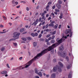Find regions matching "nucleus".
<instances>
[{
	"label": "nucleus",
	"mask_w": 78,
	"mask_h": 78,
	"mask_svg": "<svg viewBox=\"0 0 78 78\" xmlns=\"http://www.w3.org/2000/svg\"><path fill=\"white\" fill-rule=\"evenodd\" d=\"M44 24H45V22H43L42 24V25H44Z\"/></svg>",
	"instance_id": "63"
},
{
	"label": "nucleus",
	"mask_w": 78,
	"mask_h": 78,
	"mask_svg": "<svg viewBox=\"0 0 78 78\" xmlns=\"http://www.w3.org/2000/svg\"><path fill=\"white\" fill-rule=\"evenodd\" d=\"M38 21H39V20L38 19H37L36 20V21L34 22L33 23V24H32V25H34H34L35 26H36V25H37V23H38Z\"/></svg>",
	"instance_id": "4"
},
{
	"label": "nucleus",
	"mask_w": 78,
	"mask_h": 78,
	"mask_svg": "<svg viewBox=\"0 0 78 78\" xmlns=\"http://www.w3.org/2000/svg\"><path fill=\"white\" fill-rule=\"evenodd\" d=\"M27 39L28 40L30 41V40H31V37H29L27 38Z\"/></svg>",
	"instance_id": "28"
},
{
	"label": "nucleus",
	"mask_w": 78,
	"mask_h": 78,
	"mask_svg": "<svg viewBox=\"0 0 78 78\" xmlns=\"http://www.w3.org/2000/svg\"><path fill=\"white\" fill-rule=\"evenodd\" d=\"M49 27H54V24H50L49 25Z\"/></svg>",
	"instance_id": "18"
},
{
	"label": "nucleus",
	"mask_w": 78,
	"mask_h": 78,
	"mask_svg": "<svg viewBox=\"0 0 78 78\" xmlns=\"http://www.w3.org/2000/svg\"><path fill=\"white\" fill-rule=\"evenodd\" d=\"M55 36L53 35L51 37V39H54V38H55Z\"/></svg>",
	"instance_id": "31"
},
{
	"label": "nucleus",
	"mask_w": 78,
	"mask_h": 78,
	"mask_svg": "<svg viewBox=\"0 0 78 78\" xmlns=\"http://www.w3.org/2000/svg\"><path fill=\"white\" fill-rule=\"evenodd\" d=\"M39 6L38 5L36 7V9H39Z\"/></svg>",
	"instance_id": "51"
},
{
	"label": "nucleus",
	"mask_w": 78,
	"mask_h": 78,
	"mask_svg": "<svg viewBox=\"0 0 78 78\" xmlns=\"http://www.w3.org/2000/svg\"><path fill=\"white\" fill-rule=\"evenodd\" d=\"M31 35L33 37H34V36H35V35L34 33H32V34H31Z\"/></svg>",
	"instance_id": "21"
},
{
	"label": "nucleus",
	"mask_w": 78,
	"mask_h": 78,
	"mask_svg": "<svg viewBox=\"0 0 78 78\" xmlns=\"http://www.w3.org/2000/svg\"><path fill=\"white\" fill-rule=\"evenodd\" d=\"M56 61V59H54L53 60V62H55Z\"/></svg>",
	"instance_id": "30"
},
{
	"label": "nucleus",
	"mask_w": 78,
	"mask_h": 78,
	"mask_svg": "<svg viewBox=\"0 0 78 78\" xmlns=\"http://www.w3.org/2000/svg\"><path fill=\"white\" fill-rule=\"evenodd\" d=\"M67 36H66L65 37L63 36L59 40V38H58L56 40L57 41V43L55 44H54L52 46L49 47L48 48L45 49L41 53L37 54V55L35 56V61H36V59H38L39 58L40 56H41L43 55H44V54L47 53L48 51H50L51 50H53L54 48H55V47H56L58 46V45H59V44H60L61 43H62V42L65 41V39H67Z\"/></svg>",
	"instance_id": "1"
},
{
	"label": "nucleus",
	"mask_w": 78,
	"mask_h": 78,
	"mask_svg": "<svg viewBox=\"0 0 78 78\" xmlns=\"http://www.w3.org/2000/svg\"><path fill=\"white\" fill-rule=\"evenodd\" d=\"M51 2H49L48 3V5H51Z\"/></svg>",
	"instance_id": "39"
},
{
	"label": "nucleus",
	"mask_w": 78,
	"mask_h": 78,
	"mask_svg": "<svg viewBox=\"0 0 78 78\" xmlns=\"http://www.w3.org/2000/svg\"><path fill=\"white\" fill-rule=\"evenodd\" d=\"M4 50H5V48H2L1 49L2 51H4Z\"/></svg>",
	"instance_id": "33"
},
{
	"label": "nucleus",
	"mask_w": 78,
	"mask_h": 78,
	"mask_svg": "<svg viewBox=\"0 0 78 78\" xmlns=\"http://www.w3.org/2000/svg\"><path fill=\"white\" fill-rule=\"evenodd\" d=\"M72 77V73H70L69 75L68 78H71Z\"/></svg>",
	"instance_id": "16"
},
{
	"label": "nucleus",
	"mask_w": 78,
	"mask_h": 78,
	"mask_svg": "<svg viewBox=\"0 0 78 78\" xmlns=\"http://www.w3.org/2000/svg\"><path fill=\"white\" fill-rule=\"evenodd\" d=\"M44 13H43L42 14L41 16H44Z\"/></svg>",
	"instance_id": "61"
},
{
	"label": "nucleus",
	"mask_w": 78,
	"mask_h": 78,
	"mask_svg": "<svg viewBox=\"0 0 78 78\" xmlns=\"http://www.w3.org/2000/svg\"><path fill=\"white\" fill-rule=\"evenodd\" d=\"M22 39L24 41H27V39L25 38H22Z\"/></svg>",
	"instance_id": "20"
},
{
	"label": "nucleus",
	"mask_w": 78,
	"mask_h": 78,
	"mask_svg": "<svg viewBox=\"0 0 78 78\" xmlns=\"http://www.w3.org/2000/svg\"><path fill=\"white\" fill-rule=\"evenodd\" d=\"M3 17L4 20H5L6 19V17H5L4 16H3Z\"/></svg>",
	"instance_id": "43"
},
{
	"label": "nucleus",
	"mask_w": 78,
	"mask_h": 78,
	"mask_svg": "<svg viewBox=\"0 0 78 78\" xmlns=\"http://www.w3.org/2000/svg\"><path fill=\"white\" fill-rule=\"evenodd\" d=\"M19 13L20 14H22V11H20L19 12Z\"/></svg>",
	"instance_id": "57"
},
{
	"label": "nucleus",
	"mask_w": 78,
	"mask_h": 78,
	"mask_svg": "<svg viewBox=\"0 0 78 78\" xmlns=\"http://www.w3.org/2000/svg\"><path fill=\"white\" fill-rule=\"evenodd\" d=\"M72 32L71 33V34H70V36H69V37H72Z\"/></svg>",
	"instance_id": "50"
},
{
	"label": "nucleus",
	"mask_w": 78,
	"mask_h": 78,
	"mask_svg": "<svg viewBox=\"0 0 78 78\" xmlns=\"http://www.w3.org/2000/svg\"><path fill=\"white\" fill-rule=\"evenodd\" d=\"M20 5H19V6H17L16 7V8H20Z\"/></svg>",
	"instance_id": "58"
},
{
	"label": "nucleus",
	"mask_w": 78,
	"mask_h": 78,
	"mask_svg": "<svg viewBox=\"0 0 78 78\" xmlns=\"http://www.w3.org/2000/svg\"><path fill=\"white\" fill-rule=\"evenodd\" d=\"M52 9H54L55 8V5H54L52 8Z\"/></svg>",
	"instance_id": "56"
},
{
	"label": "nucleus",
	"mask_w": 78,
	"mask_h": 78,
	"mask_svg": "<svg viewBox=\"0 0 78 78\" xmlns=\"http://www.w3.org/2000/svg\"><path fill=\"white\" fill-rule=\"evenodd\" d=\"M57 7L58 9H59L60 8H61V5L60 4H57Z\"/></svg>",
	"instance_id": "7"
},
{
	"label": "nucleus",
	"mask_w": 78,
	"mask_h": 78,
	"mask_svg": "<svg viewBox=\"0 0 78 78\" xmlns=\"http://www.w3.org/2000/svg\"><path fill=\"white\" fill-rule=\"evenodd\" d=\"M6 73H7V72H6L5 71H2L1 74H2V75H4V74H6Z\"/></svg>",
	"instance_id": "8"
},
{
	"label": "nucleus",
	"mask_w": 78,
	"mask_h": 78,
	"mask_svg": "<svg viewBox=\"0 0 78 78\" xmlns=\"http://www.w3.org/2000/svg\"><path fill=\"white\" fill-rule=\"evenodd\" d=\"M23 48L24 49H26V48H27V47H26V46H23Z\"/></svg>",
	"instance_id": "59"
},
{
	"label": "nucleus",
	"mask_w": 78,
	"mask_h": 78,
	"mask_svg": "<svg viewBox=\"0 0 78 78\" xmlns=\"http://www.w3.org/2000/svg\"><path fill=\"white\" fill-rule=\"evenodd\" d=\"M63 16V15L62 14V13H60V16Z\"/></svg>",
	"instance_id": "60"
},
{
	"label": "nucleus",
	"mask_w": 78,
	"mask_h": 78,
	"mask_svg": "<svg viewBox=\"0 0 78 78\" xmlns=\"http://www.w3.org/2000/svg\"><path fill=\"white\" fill-rule=\"evenodd\" d=\"M51 37H50L48 38V40L49 41H50V40H51Z\"/></svg>",
	"instance_id": "48"
},
{
	"label": "nucleus",
	"mask_w": 78,
	"mask_h": 78,
	"mask_svg": "<svg viewBox=\"0 0 78 78\" xmlns=\"http://www.w3.org/2000/svg\"><path fill=\"white\" fill-rule=\"evenodd\" d=\"M41 37H42V34H40L39 36V38H41Z\"/></svg>",
	"instance_id": "41"
},
{
	"label": "nucleus",
	"mask_w": 78,
	"mask_h": 78,
	"mask_svg": "<svg viewBox=\"0 0 78 78\" xmlns=\"http://www.w3.org/2000/svg\"><path fill=\"white\" fill-rule=\"evenodd\" d=\"M38 75H39V76H41V77H42V73H41V72H39V73H38Z\"/></svg>",
	"instance_id": "15"
},
{
	"label": "nucleus",
	"mask_w": 78,
	"mask_h": 78,
	"mask_svg": "<svg viewBox=\"0 0 78 78\" xmlns=\"http://www.w3.org/2000/svg\"><path fill=\"white\" fill-rule=\"evenodd\" d=\"M55 42V40H52V41H51V44H53Z\"/></svg>",
	"instance_id": "23"
},
{
	"label": "nucleus",
	"mask_w": 78,
	"mask_h": 78,
	"mask_svg": "<svg viewBox=\"0 0 78 78\" xmlns=\"http://www.w3.org/2000/svg\"><path fill=\"white\" fill-rule=\"evenodd\" d=\"M61 25H59V26H58V28H59V29H60V28H61Z\"/></svg>",
	"instance_id": "55"
},
{
	"label": "nucleus",
	"mask_w": 78,
	"mask_h": 78,
	"mask_svg": "<svg viewBox=\"0 0 78 78\" xmlns=\"http://www.w3.org/2000/svg\"><path fill=\"white\" fill-rule=\"evenodd\" d=\"M19 59L20 60H22V57H21L20 58H19Z\"/></svg>",
	"instance_id": "62"
},
{
	"label": "nucleus",
	"mask_w": 78,
	"mask_h": 78,
	"mask_svg": "<svg viewBox=\"0 0 78 78\" xmlns=\"http://www.w3.org/2000/svg\"><path fill=\"white\" fill-rule=\"evenodd\" d=\"M56 33V30L53 32L52 34V35H54V34H55Z\"/></svg>",
	"instance_id": "24"
},
{
	"label": "nucleus",
	"mask_w": 78,
	"mask_h": 78,
	"mask_svg": "<svg viewBox=\"0 0 78 78\" xmlns=\"http://www.w3.org/2000/svg\"><path fill=\"white\" fill-rule=\"evenodd\" d=\"M34 78H39V76H36L34 77Z\"/></svg>",
	"instance_id": "42"
},
{
	"label": "nucleus",
	"mask_w": 78,
	"mask_h": 78,
	"mask_svg": "<svg viewBox=\"0 0 78 78\" xmlns=\"http://www.w3.org/2000/svg\"><path fill=\"white\" fill-rule=\"evenodd\" d=\"M38 71H38V70H37V69H35V73H36L37 74H38Z\"/></svg>",
	"instance_id": "12"
},
{
	"label": "nucleus",
	"mask_w": 78,
	"mask_h": 78,
	"mask_svg": "<svg viewBox=\"0 0 78 78\" xmlns=\"http://www.w3.org/2000/svg\"><path fill=\"white\" fill-rule=\"evenodd\" d=\"M24 28H23V29H21L20 30V31L21 33H22V32H23V31H24Z\"/></svg>",
	"instance_id": "22"
},
{
	"label": "nucleus",
	"mask_w": 78,
	"mask_h": 78,
	"mask_svg": "<svg viewBox=\"0 0 78 78\" xmlns=\"http://www.w3.org/2000/svg\"><path fill=\"white\" fill-rule=\"evenodd\" d=\"M0 27L1 28H3L4 27V26L2 24H1L0 25Z\"/></svg>",
	"instance_id": "32"
},
{
	"label": "nucleus",
	"mask_w": 78,
	"mask_h": 78,
	"mask_svg": "<svg viewBox=\"0 0 78 78\" xmlns=\"http://www.w3.org/2000/svg\"><path fill=\"white\" fill-rule=\"evenodd\" d=\"M66 59L67 61H68L69 60V57L68 56H67L66 58Z\"/></svg>",
	"instance_id": "34"
},
{
	"label": "nucleus",
	"mask_w": 78,
	"mask_h": 78,
	"mask_svg": "<svg viewBox=\"0 0 78 78\" xmlns=\"http://www.w3.org/2000/svg\"><path fill=\"white\" fill-rule=\"evenodd\" d=\"M45 42H49V40H48V39H46V40H45Z\"/></svg>",
	"instance_id": "45"
},
{
	"label": "nucleus",
	"mask_w": 78,
	"mask_h": 78,
	"mask_svg": "<svg viewBox=\"0 0 78 78\" xmlns=\"http://www.w3.org/2000/svg\"><path fill=\"white\" fill-rule=\"evenodd\" d=\"M47 45H50V43L49 42H48L47 43Z\"/></svg>",
	"instance_id": "36"
},
{
	"label": "nucleus",
	"mask_w": 78,
	"mask_h": 78,
	"mask_svg": "<svg viewBox=\"0 0 78 78\" xmlns=\"http://www.w3.org/2000/svg\"><path fill=\"white\" fill-rule=\"evenodd\" d=\"M7 66L8 68H9V64H7Z\"/></svg>",
	"instance_id": "53"
},
{
	"label": "nucleus",
	"mask_w": 78,
	"mask_h": 78,
	"mask_svg": "<svg viewBox=\"0 0 78 78\" xmlns=\"http://www.w3.org/2000/svg\"><path fill=\"white\" fill-rule=\"evenodd\" d=\"M48 27V24H47L45 26L46 28H47V27Z\"/></svg>",
	"instance_id": "40"
},
{
	"label": "nucleus",
	"mask_w": 78,
	"mask_h": 78,
	"mask_svg": "<svg viewBox=\"0 0 78 78\" xmlns=\"http://www.w3.org/2000/svg\"><path fill=\"white\" fill-rule=\"evenodd\" d=\"M34 35H35V36H37V35H38V34H37V33H35L34 34Z\"/></svg>",
	"instance_id": "44"
},
{
	"label": "nucleus",
	"mask_w": 78,
	"mask_h": 78,
	"mask_svg": "<svg viewBox=\"0 0 78 78\" xmlns=\"http://www.w3.org/2000/svg\"><path fill=\"white\" fill-rule=\"evenodd\" d=\"M50 36H51V35L50 34H48L46 36V37H50Z\"/></svg>",
	"instance_id": "37"
},
{
	"label": "nucleus",
	"mask_w": 78,
	"mask_h": 78,
	"mask_svg": "<svg viewBox=\"0 0 78 78\" xmlns=\"http://www.w3.org/2000/svg\"><path fill=\"white\" fill-rule=\"evenodd\" d=\"M20 34V33H18L17 32H15L13 34V37H15V38L12 39V41H16V39H18L19 37V35Z\"/></svg>",
	"instance_id": "3"
},
{
	"label": "nucleus",
	"mask_w": 78,
	"mask_h": 78,
	"mask_svg": "<svg viewBox=\"0 0 78 78\" xmlns=\"http://www.w3.org/2000/svg\"><path fill=\"white\" fill-rule=\"evenodd\" d=\"M58 25L57 24H56V25L54 27L55 28H58Z\"/></svg>",
	"instance_id": "25"
},
{
	"label": "nucleus",
	"mask_w": 78,
	"mask_h": 78,
	"mask_svg": "<svg viewBox=\"0 0 78 78\" xmlns=\"http://www.w3.org/2000/svg\"><path fill=\"white\" fill-rule=\"evenodd\" d=\"M26 9L27 11H29V8H28V7H27L26 8Z\"/></svg>",
	"instance_id": "27"
},
{
	"label": "nucleus",
	"mask_w": 78,
	"mask_h": 78,
	"mask_svg": "<svg viewBox=\"0 0 78 78\" xmlns=\"http://www.w3.org/2000/svg\"><path fill=\"white\" fill-rule=\"evenodd\" d=\"M67 69H69L70 68V66H69V65H68L67 67Z\"/></svg>",
	"instance_id": "26"
},
{
	"label": "nucleus",
	"mask_w": 78,
	"mask_h": 78,
	"mask_svg": "<svg viewBox=\"0 0 78 78\" xmlns=\"http://www.w3.org/2000/svg\"><path fill=\"white\" fill-rule=\"evenodd\" d=\"M69 32H70V30H66V34H69Z\"/></svg>",
	"instance_id": "11"
},
{
	"label": "nucleus",
	"mask_w": 78,
	"mask_h": 78,
	"mask_svg": "<svg viewBox=\"0 0 78 78\" xmlns=\"http://www.w3.org/2000/svg\"><path fill=\"white\" fill-rule=\"evenodd\" d=\"M58 64L60 66L59 67L58 66H56L55 67H54L53 69V72H56L57 70L58 72H62V69H61V67L62 68L63 67V64L61 62H59Z\"/></svg>",
	"instance_id": "2"
},
{
	"label": "nucleus",
	"mask_w": 78,
	"mask_h": 78,
	"mask_svg": "<svg viewBox=\"0 0 78 78\" xmlns=\"http://www.w3.org/2000/svg\"><path fill=\"white\" fill-rule=\"evenodd\" d=\"M56 73H53L51 76V78H56Z\"/></svg>",
	"instance_id": "5"
},
{
	"label": "nucleus",
	"mask_w": 78,
	"mask_h": 78,
	"mask_svg": "<svg viewBox=\"0 0 78 78\" xmlns=\"http://www.w3.org/2000/svg\"><path fill=\"white\" fill-rule=\"evenodd\" d=\"M20 3H23V4H25L26 3V2L24 1H21Z\"/></svg>",
	"instance_id": "29"
},
{
	"label": "nucleus",
	"mask_w": 78,
	"mask_h": 78,
	"mask_svg": "<svg viewBox=\"0 0 78 78\" xmlns=\"http://www.w3.org/2000/svg\"><path fill=\"white\" fill-rule=\"evenodd\" d=\"M8 30H6L4 32H0V34H3V33H6L8 32Z\"/></svg>",
	"instance_id": "14"
},
{
	"label": "nucleus",
	"mask_w": 78,
	"mask_h": 78,
	"mask_svg": "<svg viewBox=\"0 0 78 78\" xmlns=\"http://www.w3.org/2000/svg\"><path fill=\"white\" fill-rule=\"evenodd\" d=\"M12 4H16V5H18V2H15L14 0H12Z\"/></svg>",
	"instance_id": "6"
},
{
	"label": "nucleus",
	"mask_w": 78,
	"mask_h": 78,
	"mask_svg": "<svg viewBox=\"0 0 78 78\" xmlns=\"http://www.w3.org/2000/svg\"><path fill=\"white\" fill-rule=\"evenodd\" d=\"M41 20H42V18H40L39 20V22H41Z\"/></svg>",
	"instance_id": "49"
},
{
	"label": "nucleus",
	"mask_w": 78,
	"mask_h": 78,
	"mask_svg": "<svg viewBox=\"0 0 78 78\" xmlns=\"http://www.w3.org/2000/svg\"><path fill=\"white\" fill-rule=\"evenodd\" d=\"M55 21H52V22L51 23V24H53V23H55Z\"/></svg>",
	"instance_id": "54"
},
{
	"label": "nucleus",
	"mask_w": 78,
	"mask_h": 78,
	"mask_svg": "<svg viewBox=\"0 0 78 78\" xmlns=\"http://www.w3.org/2000/svg\"><path fill=\"white\" fill-rule=\"evenodd\" d=\"M59 49L60 51H62V50H64V47H63V46H61L59 48Z\"/></svg>",
	"instance_id": "9"
},
{
	"label": "nucleus",
	"mask_w": 78,
	"mask_h": 78,
	"mask_svg": "<svg viewBox=\"0 0 78 78\" xmlns=\"http://www.w3.org/2000/svg\"><path fill=\"white\" fill-rule=\"evenodd\" d=\"M49 6H49V5H47L46 7V8L48 9V8H49Z\"/></svg>",
	"instance_id": "46"
},
{
	"label": "nucleus",
	"mask_w": 78,
	"mask_h": 78,
	"mask_svg": "<svg viewBox=\"0 0 78 78\" xmlns=\"http://www.w3.org/2000/svg\"><path fill=\"white\" fill-rule=\"evenodd\" d=\"M59 18L60 19H61L62 18V16H60Z\"/></svg>",
	"instance_id": "64"
},
{
	"label": "nucleus",
	"mask_w": 78,
	"mask_h": 78,
	"mask_svg": "<svg viewBox=\"0 0 78 78\" xmlns=\"http://www.w3.org/2000/svg\"><path fill=\"white\" fill-rule=\"evenodd\" d=\"M66 55H67V53H64L62 55V56L63 58H65L66 56Z\"/></svg>",
	"instance_id": "13"
},
{
	"label": "nucleus",
	"mask_w": 78,
	"mask_h": 78,
	"mask_svg": "<svg viewBox=\"0 0 78 78\" xmlns=\"http://www.w3.org/2000/svg\"><path fill=\"white\" fill-rule=\"evenodd\" d=\"M50 76V75H46V77H47V78H48V77H49V76Z\"/></svg>",
	"instance_id": "52"
},
{
	"label": "nucleus",
	"mask_w": 78,
	"mask_h": 78,
	"mask_svg": "<svg viewBox=\"0 0 78 78\" xmlns=\"http://www.w3.org/2000/svg\"><path fill=\"white\" fill-rule=\"evenodd\" d=\"M55 11H56V12H59V10L58 9H55Z\"/></svg>",
	"instance_id": "35"
},
{
	"label": "nucleus",
	"mask_w": 78,
	"mask_h": 78,
	"mask_svg": "<svg viewBox=\"0 0 78 78\" xmlns=\"http://www.w3.org/2000/svg\"><path fill=\"white\" fill-rule=\"evenodd\" d=\"M14 44V45L15 46V47H17V43H13Z\"/></svg>",
	"instance_id": "38"
},
{
	"label": "nucleus",
	"mask_w": 78,
	"mask_h": 78,
	"mask_svg": "<svg viewBox=\"0 0 78 78\" xmlns=\"http://www.w3.org/2000/svg\"><path fill=\"white\" fill-rule=\"evenodd\" d=\"M58 3H60V4H61L62 3V1L61 0H58Z\"/></svg>",
	"instance_id": "19"
},
{
	"label": "nucleus",
	"mask_w": 78,
	"mask_h": 78,
	"mask_svg": "<svg viewBox=\"0 0 78 78\" xmlns=\"http://www.w3.org/2000/svg\"><path fill=\"white\" fill-rule=\"evenodd\" d=\"M24 68L22 67V66H20L18 67L17 69H19V70H21L22 69H23Z\"/></svg>",
	"instance_id": "10"
},
{
	"label": "nucleus",
	"mask_w": 78,
	"mask_h": 78,
	"mask_svg": "<svg viewBox=\"0 0 78 78\" xmlns=\"http://www.w3.org/2000/svg\"><path fill=\"white\" fill-rule=\"evenodd\" d=\"M9 24L10 25V26H11V25H12V23H9Z\"/></svg>",
	"instance_id": "47"
},
{
	"label": "nucleus",
	"mask_w": 78,
	"mask_h": 78,
	"mask_svg": "<svg viewBox=\"0 0 78 78\" xmlns=\"http://www.w3.org/2000/svg\"><path fill=\"white\" fill-rule=\"evenodd\" d=\"M34 47H36L37 45V43L36 42H34L33 43Z\"/></svg>",
	"instance_id": "17"
}]
</instances>
